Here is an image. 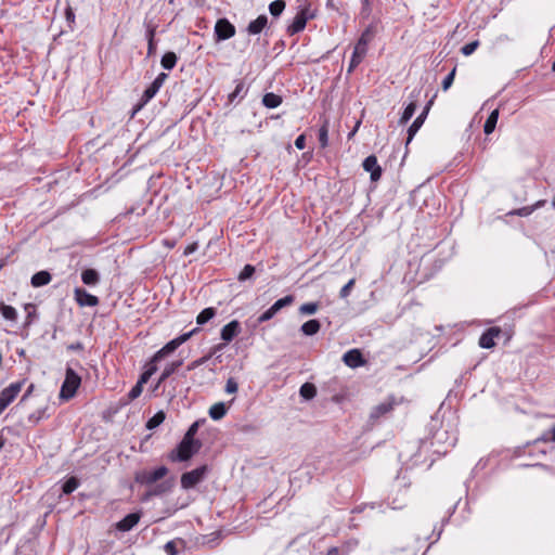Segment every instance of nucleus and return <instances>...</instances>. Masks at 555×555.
Masks as SVG:
<instances>
[{
    "label": "nucleus",
    "instance_id": "obj_1",
    "mask_svg": "<svg viewBox=\"0 0 555 555\" xmlns=\"http://www.w3.org/2000/svg\"><path fill=\"white\" fill-rule=\"evenodd\" d=\"M202 443L199 440H190L183 438L181 442L169 454V459L173 462H184L190 460L201 449Z\"/></svg>",
    "mask_w": 555,
    "mask_h": 555
},
{
    "label": "nucleus",
    "instance_id": "obj_2",
    "mask_svg": "<svg viewBox=\"0 0 555 555\" xmlns=\"http://www.w3.org/2000/svg\"><path fill=\"white\" fill-rule=\"evenodd\" d=\"M81 384L80 376L70 367H66L65 379L60 390V398L63 400H69L75 395Z\"/></svg>",
    "mask_w": 555,
    "mask_h": 555
},
{
    "label": "nucleus",
    "instance_id": "obj_3",
    "mask_svg": "<svg viewBox=\"0 0 555 555\" xmlns=\"http://www.w3.org/2000/svg\"><path fill=\"white\" fill-rule=\"evenodd\" d=\"M168 474L166 466H159L155 469H142L134 474V481L140 485L151 486L163 479Z\"/></svg>",
    "mask_w": 555,
    "mask_h": 555
},
{
    "label": "nucleus",
    "instance_id": "obj_4",
    "mask_svg": "<svg viewBox=\"0 0 555 555\" xmlns=\"http://www.w3.org/2000/svg\"><path fill=\"white\" fill-rule=\"evenodd\" d=\"M167 78L168 75L166 73H160L157 75L154 81L143 92L140 102L135 105L133 114L145 106L157 94Z\"/></svg>",
    "mask_w": 555,
    "mask_h": 555
},
{
    "label": "nucleus",
    "instance_id": "obj_5",
    "mask_svg": "<svg viewBox=\"0 0 555 555\" xmlns=\"http://www.w3.org/2000/svg\"><path fill=\"white\" fill-rule=\"evenodd\" d=\"M197 331H198V328H194V330H192L188 333H184V334L173 338L172 340L168 341L163 348H160L158 351L155 352L154 361H160L166 356L173 352L182 344H184L186 340H189Z\"/></svg>",
    "mask_w": 555,
    "mask_h": 555
},
{
    "label": "nucleus",
    "instance_id": "obj_6",
    "mask_svg": "<svg viewBox=\"0 0 555 555\" xmlns=\"http://www.w3.org/2000/svg\"><path fill=\"white\" fill-rule=\"evenodd\" d=\"M197 331H198V328H194V330H192L188 333H184V334L173 338L172 340L168 341L163 348H160L158 351L155 352L154 361H160L166 356L173 352L182 344H184L186 340H189Z\"/></svg>",
    "mask_w": 555,
    "mask_h": 555
},
{
    "label": "nucleus",
    "instance_id": "obj_7",
    "mask_svg": "<svg viewBox=\"0 0 555 555\" xmlns=\"http://www.w3.org/2000/svg\"><path fill=\"white\" fill-rule=\"evenodd\" d=\"M25 379L11 383L0 392V414L7 409V406L14 401L17 395L22 391Z\"/></svg>",
    "mask_w": 555,
    "mask_h": 555
},
{
    "label": "nucleus",
    "instance_id": "obj_8",
    "mask_svg": "<svg viewBox=\"0 0 555 555\" xmlns=\"http://www.w3.org/2000/svg\"><path fill=\"white\" fill-rule=\"evenodd\" d=\"M208 472L207 465H202L193 470L186 472L181 476V487L184 490H189L194 488L201 481L204 480L206 474Z\"/></svg>",
    "mask_w": 555,
    "mask_h": 555
},
{
    "label": "nucleus",
    "instance_id": "obj_9",
    "mask_svg": "<svg viewBox=\"0 0 555 555\" xmlns=\"http://www.w3.org/2000/svg\"><path fill=\"white\" fill-rule=\"evenodd\" d=\"M294 299L293 295H287L278 299L269 309L259 315L258 323H264L271 320L281 309L291 306L294 302Z\"/></svg>",
    "mask_w": 555,
    "mask_h": 555
},
{
    "label": "nucleus",
    "instance_id": "obj_10",
    "mask_svg": "<svg viewBox=\"0 0 555 555\" xmlns=\"http://www.w3.org/2000/svg\"><path fill=\"white\" fill-rule=\"evenodd\" d=\"M312 17H313V14L310 13L309 8L301 9L296 14V16L294 17L292 23L288 25L287 34L293 36L295 34H298V33L302 31L305 29V27H306V24H307L308 20H310Z\"/></svg>",
    "mask_w": 555,
    "mask_h": 555
},
{
    "label": "nucleus",
    "instance_id": "obj_11",
    "mask_svg": "<svg viewBox=\"0 0 555 555\" xmlns=\"http://www.w3.org/2000/svg\"><path fill=\"white\" fill-rule=\"evenodd\" d=\"M235 35V27L227 18H219L215 25L216 41H223Z\"/></svg>",
    "mask_w": 555,
    "mask_h": 555
},
{
    "label": "nucleus",
    "instance_id": "obj_12",
    "mask_svg": "<svg viewBox=\"0 0 555 555\" xmlns=\"http://www.w3.org/2000/svg\"><path fill=\"white\" fill-rule=\"evenodd\" d=\"M421 93H422V90L421 89H415L411 92L409 99H410V102L409 104L405 106L400 119H399V124L400 125H404L406 124L414 115L415 111H416V107H417V103H418V99L421 96Z\"/></svg>",
    "mask_w": 555,
    "mask_h": 555
},
{
    "label": "nucleus",
    "instance_id": "obj_13",
    "mask_svg": "<svg viewBox=\"0 0 555 555\" xmlns=\"http://www.w3.org/2000/svg\"><path fill=\"white\" fill-rule=\"evenodd\" d=\"M75 300L80 307H95L99 305V298L85 288L76 287L74 291Z\"/></svg>",
    "mask_w": 555,
    "mask_h": 555
},
{
    "label": "nucleus",
    "instance_id": "obj_14",
    "mask_svg": "<svg viewBox=\"0 0 555 555\" xmlns=\"http://www.w3.org/2000/svg\"><path fill=\"white\" fill-rule=\"evenodd\" d=\"M362 167L365 171L370 172L371 181L376 182L380 179L383 171H382L380 166L377 163V158L375 155L367 156L363 160Z\"/></svg>",
    "mask_w": 555,
    "mask_h": 555
},
{
    "label": "nucleus",
    "instance_id": "obj_15",
    "mask_svg": "<svg viewBox=\"0 0 555 555\" xmlns=\"http://www.w3.org/2000/svg\"><path fill=\"white\" fill-rule=\"evenodd\" d=\"M141 516V512L130 513L127 516H125L121 520L116 522L115 528L121 532L130 531L139 524Z\"/></svg>",
    "mask_w": 555,
    "mask_h": 555
},
{
    "label": "nucleus",
    "instance_id": "obj_16",
    "mask_svg": "<svg viewBox=\"0 0 555 555\" xmlns=\"http://www.w3.org/2000/svg\"><path fill=\"white\" fill-rule=\"evenodd\" d=\"M343 361L351 369L360 367L365 364V360L359 349H351L345 352Z\"/></svg>",
    "mask_w": 555,
    "mask_h": 555
},
{
    "label": "nucleus",
    "instance_id": "obj_17",
    "mask_svg": "<svg viewBox=\"0 0 555 555\" xmlns=\"http://www.w3.org/2000/svg\"><path fill=\"white\" fill-rule=\"evenodd\" d=\"M241 332V324L238 321L236 320H233L231 322H229L228 324H225L222 328H221V333H220V336H221V339L229 343L231 341L235 336H237Z\"/></svg>",
    "mask_w": 555,
    "mask_h": 555
},
{
    "label": "nucleus",
    "instance_id": "obj_18",
    "mask_svg": "<svg viewBox=\"0 0 555 555\" xmlns=\"http://www.w3.org/2000/svg\"><path fill=\"white\" fill-rule=\"evenodd\" d=\"M501 333L499 327H490L479 338V346L485 349H490L494 347V338L498 337Z\"/></svg>",
    "mask_w": 555,
    "mask_h": 555
},
{
    "label": "nucleus",
    "instance_id": "obj_19",
    "mask_svg": "<svg viewBox=\"0 0 555 555\" xmlns=\"http://www.w3.org/2000/svg\"><path fill=\"white\" fill-rule=\"evenodd\" d=\"M393 405H395L393 400H386V401L379 403L372 410V412L370 414L371 420L376 421L379 417L386 415L393 409Z\"/></svg>",
    "mask_w": 555,
    "mask_h": 555
},
{
    "label": "nucleus",
    "instance_id": "obj_20",
    "mask_svg": "<svg viewBox=\"0 0 555 555\" xmlns=\"http://www.w3.org/2000/svg\"><path fill=\"white\" fill-rule=\"evenodd\" d=\"M268 24V17L264 14L259 15L256 20L251 21L247 26V33L249 35L260 34Z\"/></svg>",
    "mask_w": 555,
    "mask_h": 555
},
{
    "label": "nucleus",
    "instance_id": "obj_21",
    "mask_svg": "<svg viewBox=\"0 0 555 555\" xmlns=\"http://www.w3.org/2000/svg\"><path fill=\"white\" fill-rule=\"evenodd\" d=\"M367 50L354 46L353 52L350 59L348 72H352L365 57Z\"/></svg>",
    "mask_w": 555,
    "mask_h": 555
},
{
    "label": "nucleus",
    "instance_id": "obj_22",
    "mask_svg": "<svg viewBox=\"0 0 555 555\" xmlns=\"http://www.w3.org/2000/svg\"><path fill=\"white\" fill-rule=\"evenodd\" d=\"M183 361L182 360H178V361H173L169 364L166 365V367L164 369V371L162 372L159 378H158V382H157V385L156 387H158L160 384H163L170 375H172L181 365H182Z\"/></svg>",
    "mask_w": 555,
    "mask_h": 555
},
{
    "label": "nucleus",
    "instance_id": "obj_23",
    "mask_svg": "<svg viewBox=\"0 0 555 555\" xmlns=\"http://www.w3.org/2000/svg\"><path fill=\"white\" fill-rule=\"evenodd\" d=\"M51 274L48 271H39L31 276L30 283L34 287H41L51 282Z\"/></svg>",
    "mask_w": 555,
    "mask_h": 555
},
{
    "label": "nucleus",
    "instance_id": "obj_24",
    "mask_svg": "<svg viewBox=\"0 0 555 555\" xmlns=\"http://www.w3.org/2000/svg\"><path fill=\"white\" fill-rule=\"evenodd\" d=\"M262 104L267 108H276L280 106L283 102V99L281 95L275 94L273 92H268L262 96Z\"/></svg>",
    "mask_w": 555,
    "mask_h": 555
},
{
    "label": "nucleus",
    "instance_id": "obj_25",
    "mask_svg": "<svg viewBox=\"0 0 555 555\" xmlns=\"http://www.w3.org/2000/svg\"><path fill=\"white\" fill-rule=\"evenodd\" d=\"M320 328H321V323L318 320L312 319V320L305 322L301 325L300 331L306 336H313L320 331Z\"/></svg>",
    "mask_w": 555,
    "mask_h": 555
},
{
    "label": "nucleus",
    "instance_id": "obj_26",
    "mask_svg": "<svg viewBox=\"0 0 555 555\" xmlns=\"http://www.w3.org/2000/svg\"><path fill=\"white\" fill-rule=\"evenodd\" d=\"M83 284L93 286L100 282V274L94 269H86L81 273Z\"/></svg>",
    "mask_w": 555,
    "mask_h": 555
},
{
    "label": "nucleus",
    "instance_id": "obj_27",
    "mask_svg": "<svg viewBox=\"0 0 555 555\" xmlns=\"http://www.w3.org/2000/svg\"><path fill=\"white\" fill-rule=\"evenodd\" d=\"M227 411L228 408L225 406V404L223 402H218L210 406L208 413L214 421H219L225 416Z\"/></svg>",
    "mask_w": 555,
    "mask_h": 555
},
{
    "label": "nucleus",
    "instance_id": "obj_28",
    "mask_svg": "<svg viewBox=\"0 0 555 555\" xmlns=\"http://www.w3.org/2000/svg\"><path fill=\"white\" fill-rule=\"evenodd\" d=\"M498 119H499V109H494L490 113V115L488 116L485 125H483V132L486 134H491L495 127H496V122H498Z\"/></svg>",
    "mask_w": 555,
    "mask_h": 555
},
{
    "label": "nucleus",
    "instance_id": "obj_29",
    "mask_svg": "<svg viewBox=\"0 0 555 555\" xmlns=\"http://www.w3.org/2000/svg\"><path fill=\"white\" fill-rule=\"evenodd\" d=\"M247 93V88L243 80L236 82L235 89L228 96L229 102L233 103L236 99L242 100Z\"/></svg>",
    "mask_w": 555,
    "mask_h": 555
},
{
    "label": "nucleus",
    "instance_id": "obj_30",
    "mask_svg": "<svg viewBox=\"0 0 555 555\" xmlns=\"http://www.w3.org/2000/svg\"><path fill=\"white\" fill-rule=\"evenodd\" d=\"M374 37V30L371 26H369L360 36V38L358 39L356 46L357 47H360L362 49H365L367 50V47L370 44V42L372 41Z\"/></svg>",
    "mask_w": 555,
    "mask_h": 555
},
{
    "label": "nucleus",
    "instance_id": "obj_31",
    "mask_svg": "<svg viewBox=\"0 0 555 555\" xmlns=\"http://www.w3.org/2000/svg\"><path fill=\"white\" fill-rule=\"evenodd\" d=\"M424 116H417L408 129L406 145L413 140L416 132L424 124Z\"/></svg>",
    "mask_w": 555,
    "mask_h": 555
},
{
    "label": "nucleus",
    "instance_id": "obj_32",
    "mask_svg": "<svg viewBox=\"0 0 555 555\" xmlns=\"http://www.w3.org/2000/svg\"><path fill=\"white\" fill-rule=\"evenodd\" d=\"M178 62V57L175 52H166L160 60L162 66L167 69L171 70Z\"/></svg>",
    "mask_w": 555,
    "mask_h": 555
},
{
    "label": "nucleus",
    "instance_id": "obj_33",
    "mask_svg": "<svg viewBox=\"0 0 555 555\" xmlns=\"http://www.w3.org/2000/svg\"><path fill=\"white\" fill-rule=\"evenodd\" d=\"M0 312L5 320H9L11 322H15L17 320V311L12 306L1 302Z\"/></svg>",
    "mask_w": 555,
    "mask_h": 555
},
{
    "label": "nucleus",
    "instance_id": "obj_34",
    "mask_svg": "<svg viewBox=\"0 0 555 555\" xmlns=\"http://www.w3.org/2000/svg\"><path fill=\"white\" fill-rule=\"evenodd\" d=\"M328 126H330V122L327 119H325L319 129L318 139H319V143H320L321 147H323V149L328 145Z\"/></svg>",
    "mask_w": 555,
    "mask_h": 555
},
{
    "label": "nucleus",
    "instance_id": "obj_35",
    "mask_svg": "<svg viewBox=\"0 0 555 555\" xmlns=\"http://www.w3.org/2000/svg\"><path fill=\"white\" fill-rule=\"evenodd\" d=\"M216 315V310L215 308H205L204 310H202L197 318H196V322L197 324L199 325H204L205 323H207L208 321H210Z\"/></svg>",
    "mask_w": 555,
    "mask_h": 555
},
{
    "label": "nucleus",
    "instance_id": "obj_36",
    "mask_svg": "<svg viewBox=\"0 0 555 555\" xmlns=\"http://www.w3.org/2000/svg\"><path fill=\"white\" fill-rule=\"evenodd\" d=\"M299 393L302 398L310 400L315 397L317 388L311 383H305L304 385H301V387L299 389Z\"/></svg>",
    "mask_w": 555,
    "mask_h": 555
},
{
    "label": "nucleus",
    "instance_id": "obj_37",
    "mask_svg": "<svg viewBox=\"0 0 555 555\" xmlns=\"http://www.w3.org/2000/svg\"><path fill=\"white\" fill-rule=\"evenodd\" d=\"M544 204V201H539L537 202L534 205L532 206H526V207H521L517 210H515L514 212H512V215H517L519 217H528L529 215H531L537 208L541 207L542 205Z\"/></svg>",
    "mask_w": 555,
    "mask_h": 555
},
{
    "label": "nucleus",
    "instance_id": "obj_38",
    "mask_svg": "<svg viewBox=\"0 0 555 555\" xmlns=\"http://www.w3.org/2000/svg\"><path fill=\"white\" fill-rule=\"evenodd\" d=\"M165 413L163 411H158L147 421L146 428L154 429L158 427L165 421Z\"/></svg>",
    "mask_w": 555,
    "mask_h": 555
},
{
    "label": "nucleus",
    "instance_id": "obj_39",
    "mask_svg": "<svg viewBox=\"0 0 555 555\" xmlns=\"http://www.w3.org/2000/svg\"><path fill=\"white\" fill-rule=\"evenodd\" d=\"M79 487V480L76 477L68 478L62 486L64 494L73 493Z\"/></svg>",
    "mask_w": 555,
    "mask_h": 555
},
{
    "label": "nucleus",
    "instance_id": "obj_40",
    "mask_svg": "<svg viewBox=\"0 0 555 555\" xmlns=\"http://www.w3.org/2000/svg\"><path fill=\"white\" fill-rule=\"evenodd\" d=\"M285 9V2L283 0H275L269 4V11L274 17L280 16Z\"/></svg>",
    "mask_w": 555,
    "mask_h": 555
},
{
    "label": "nucleus",
    "instance_id": "obj_41",
    "mask_svg": "<svg viewBox=\"0 0 555 555\" xmlns=\"http://www.w3.org/2000/svg\"><path fill=\"white\" fill-rule=\"evenodd\" d=\"M319 309L318 302H306L299 307V313L304 315L314 314Z\"/></svg>",
    "mask_w": 555,
    "mask_h": 555
},
{
    "label": "nucleus",
    "instance_id": "obj_42",
    "mask_svg": "<svg viewBox=\"0 0 555 555\" xmlns=\"http://www.w3.org/2000/svg\"><path fill=\"white\" fill-rule=\"evenodd\" d=\"M177 544H183V540L176 539V540H171V541L167 542L164 545V551L166 552V554L167 555H177L178 554Z\"/></svg>",
    "mask_w": 555,
    "mask_h": 555
},
{
    "label": "nucleus",
    "instance_id": "obj_43",
    "mask_svg": "<svg viewBox=\"0 0 555 555\" xmlns=\"http://www.w3.org/2000/svg\"><path fill=\"white\" fill-rule=\"evenodd\" d=\"M254 273H255V267L251 264H246L243 268V270L241 271V273L238 274V280L245 281V280L251 278Z\"/></svg>",
    "mask_w": 555,
    "mask_h": 555
},
{
    "label": "nucleus",
    "instance_id": "obj_44",
    "mask_svg": "<svg viewBox=\"0 0 555 555\" xmlns=\"http://www.w3.org/2000/svg\"><path fill=\"white\" fill-rule=\"evenodd\" d=\"M478 46H479V41H477V40L472 41V42L466 43L465 46H463L462 49H461V52L465 56H468V55L473 54L476 51Z\"/></svg>",
    "mask_w": 555,
    "mask_h": 555
},
{
    "label": "nucleus",
    "instance_id": "obj_45",
    "mask_svg": "<svg viewBox=\"0 0 555 555\" xmlns=\"http://www.w3.org/2000/svg\"><path fill=\"white\" fill-rule=\"evenodd\" d=\"M43 417H46V409L37 410L28 416L29 423L38 424Z\"/></svg>",
    "mask_w": 555,
    "mask_h": 555
},
{
    "label": "nucleus",
    "instance_id": "obj_46",
    "mask_svg": "<svg viewBox=\"0 0 555 555\" xmlns=\"http://www.w3.org/2000/svg\"><path fill=\"white\" fill-rule=\"evenodd\" d=\"M456 68L454 67L442 80V89L447 91L453 83Z\"/></svg>",
    "mask_w": 555,
    "mask_h": 555
},
{
    "label": "nucleus",
    "instance_id": "obj_47",
    "mask_svg": "<svg viewBox=\"0 0 555 555\" xmlns=\"http://www.w3.org/2000/svg\"><path fill=\"white\" fill-rule=\"evenodd\" d=\"M354 283H356V280L351 279V280L348 281L347 284H345L341 287V289L339 292L340 298H347L350 295V292H351L352 287L354 286Z\"/></svg>",
    "mask_w": 555,
    "mask_h": 555
},
{
    "label": "nucleus",
    "instance_id": "obj_48",
    "mask_svg": "<svg viewBox=\"0 0 555 555\" xmlns=\"http://www.w3.org/2000/svg\"><path fill=\"white\" fill-rule=\"evenodd\" d=\"M142 391H143V386L137 383V384H135V385L130 389V391L128 392V398H129V400H130V401H132V400H134V399L139 398V397L141 396Z\"/></svg>",
    "mask_w": 555,
    "mask_h": 555
},
{
    "label": "nucleus",
    "instance_id": "obj_49",
    "mask_svg": "<svg viewBox=\"0 0 555 555\" xmlns=\"http://www.w3.org/2000/svg\"><path fill=\"white\" fill-rule=\"evenodd\" d=\"M237 389H238V385H237V383L235 382V379H234V378H232V377H231V378H229V379L227 380V384H225V389H224V390H225V392H227V393H235V392L237 391Z\"/></svg>",
    "mask_w": 555,
    "mask_h": 555
},
{
    "label": "nucleus",
    "instance_id": "obj_50",
    "mask_svg": "<svg viewBox=\"0 0 555 555\" xmlns=\"http://www.w3.org/2000/svg\"><path fill=\"white\" fill-rule=\"evenodd\" d=\"M198 426H199V423L198 422H195L193 423L188 431L185 433L184 437L183 438H186V439H190V440H195L194 439V436L196 435L197 433V429H198Z\"/></svg>",
    "mask_w": 555,
    "mask_h": 555
},
{
    "label": "nucleus",
    "instance_id": "obj_51",
    "mask_svg": "<svg viewBox=\"0 0 555 555\" xmlns=\"http://www.w3.org/2000/svg\"><path fill=\"white\" fill-rule=\"evenodd\" d=\"M295 146L298 150H304L306 147V138L304 134H300L295 140Z\"/></svg>",
    "mask_w": 555,
    "mask_h": 555
},
{
    "label": "nucleus",
    "instance_id": "obj_52",
    "mask_svg": "<svg viewBox=\"0 0 555 555\" xmlns=\"http://www.w3.org/2000/svg\"><path fill=\"white\" fill-rule=\"evenodd\" d=\"M158 361H154V356L152 357L151 361L146 364V372H151V375H153L157 371V363Z\"/></svg>",
    "mask_w": 555,
    "mask_h": 555
},
{
    "label": "nucleus",
    "instance_id": "obj_53",
    "mask_svg": "<svg viewBox=\"0 0 555 555\" xmlns=\"http://www.w3.org/2000/svg\"><path fill=\"white\" fill-rule=\"evenodd\" d=\"M25 309L28 311L27 313V324L31 322V318L35 315V307L31 304L25 306Z\"/></svg>",
    "mask_w": 555,
    "mask_h": 555
},
{
    "label": "nucleus",
    "instance_id": "obj_54",
    "mask_svg": "<svg viewBox=\"0 0 555 555\" xmlns=\"http://www.w3.org/2000/svg\"><path fill=\"white\" fill-rule=\"evenodd\" d=\"M151 376H152V375H151V372H146V371H144V372L141 374V376H140V378H139V380H138L137 383L143 386L144 384H146V383L149 382V379L151 378Z\"/></svg>",
    "mask_w": 555,
    "mask_h": 555
},
{
    "label": "nucleus",
    "instance_id": "obj_55",
    "mask_svg": "<svg viewBox=\"0 0 555 555\" xmlns=\"http://www.w3.org/2000/svg\"><path fill=\"white\" fill-rule=\"evenodd\" d=\"M66 20L68 23H74L75 21V13L72 10V8H67L65 11Z\"/></svg>",
    "mask_w": 555,
    "mask_h": 555
},
{
    "label": "nucleus",
    "instance_id": "obj_56",
    "mask_svg": "<svg viewBox=\"0 0 555 555\" xmlns=\"http://www.w3.org/2000/svg\"><path fill=\"white\" fill-rule=\"evenodd\" d=\"M204 362H205V358H202V359L193 361L192 363H190L188 365V371L194 370L195 367H197L198 365L203 364Z\"/></svg>",
    "mask_w": 555,
    "mask_h": 555
},
{
    "label": "nucleus",
    "instance_id": "obj_57",
    "mask_svg": "<svg viewBox=\"0 0 555 555\" xmlns=\"http://www.w3.org/2000/svg\"><path fill=\"white\" fill-rule=\"evenodd\" d=\"M166 490H167V487L164 483H162L156 487V489L153 491V494L159 495V494L164 493Z\"/></svg>",
    "mask_w": 555,
    "mask_h": 555
},
{
    "label": "nucleus",
    "instance_id": "obj_58",
    "mask_svg": "<svg viewBox=\"0 0 555 555\" xmlns=\"http://www.w3.org/2000/svg\"><path fill=\"white\" fill-rule=\"evenodd\" d=\"M431 105H433V100H430V101L425 105V107H424L423 112L418 115V116H424V120L426 119L427 114H428V112H429V109H430Z\"/></svg>",
    "mask_w": 555,
    "mask_h": 555
},
{
    "label": "nucleus",
    "instance_id": "obj_59",
    "mask_svg": "<svg viewBox=\"0 0 555 555\" xmlns=\"http://www.w3.org/2000/svg\"><path fill=\"white\" fill-rule=\"evenodd\" d=\"M68 350H82L83 349V345L80 343V341H77L75 344H70L68 347H67Z\"/></svg>",
    "mask_w": 555,
    "mask_h": 555
},
{
    "label": "nucleus",
    "instance_id": "obj_60",
    "mask_svg": "<svg viewBox=\"0 0 555 555\" xmlns=\"http://www.w3.org/2000/svg\"><path fill=\"white\" fill-rule=\"evenodd\" d=\"M33 390H34V385L30 384L28 386L27 390L25 391V393L23 395L21 402L25 401L31 395Z\"/></svg>",
    "mask_w": 555,
    "mask_h": 555
},
{
    "label": "nucleus",
    "instance_id": "obj_61",
    "mask_svg": "<svg viewBox=\"0 0 555 555\" xmlns=\"http://www.w3.org/2000/svg\"><path fill=\"white\" fill-rule=\"evenodd\" d=\"M326 555H340V550L338 547L328 548Z\"/></svg>",
    "mask_w": 555,
    "mask_h": 555
},
{
    "label": "nucleus",
    "instance_id": "obj_62",
    "mask_svg": "<svg viewBox=\"0 0 555 555\" xmlns=\"http://www.w3.org/2000/svg\"><path fill=\"white\" fill-rule=\"evenodd\" d=\"M153 49H154V43H153V34H151V38H150V40H149V54H151V53H152Z\"/></svg>",
    "mask_w": 555,
    "mask_h": 555
},
{
    "label": "nucleus",
    "instance_id": "obj_63",
    "mask_svg": "<svg viewBox=\"0 0 555 555\" xmlns=\"http://www.w3.org/2000/svg\"><path fill=\"white\" fill-rule=\"evenodd\" d=\"M194 250H195V246H193V245H192V246H189V247L185 249L184 254H185V255H189V254L193 253Z\"/></svg>",
    "mask_w": 555,
    "mask_h": 555
},
{
    "label": "nucleus",
    "instance_id": "obj_64",
    "mask_svg": "<svg viewBox=\"0 0 555 555\" xmlns=\"http://www.w3.org/2000/svg\"><path fill=\"white\" fill-rule=\"evenodd\" d=\"M552 439L555 441V426L552 428Z\"/></svg>",
    "mask_w": 555,
    "mask_h": 555
}]
</instances>
